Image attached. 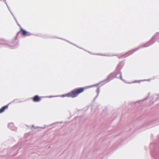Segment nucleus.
I'll list each match as a JSON object with an SVG mask.
<instances>
[{"mask_svg": "<svg viewBox=\"0 0 159 159\" xmlns=\"http://www.w3.org/2000/svg\"><path fill=\"white\" fill-rule=\"evenodd\" d=\"M41 100L40 98L38 95H36L33 98V101L35 102H39Z\"/></svg>", "mask_w": 159, "mask_h": 159, "instance_id": "nucleus-3", "label": "nucleus"}, {"mask_svg": "<svg viewBox=\"0 0 159 159\" xmlns=\"http://www.w3.org/2000/svg\"><path fill=\"white\" fill-rule=\"evenodd\" d=\"M20 32H21L23 36H29L30 34V33L25 31L22 28L21 29Z\"/></svg>", "mask_w": 159, "mask_h": 159, "instance_id": "nucleus-2", "label": "nucleus"}, {"mask_svg": "<svg viewBox=\"0 0 159 159\" xmlns=\"http://www.w3.org/2000/svg\"><path fill=\"white\" fill-rule=\"evenodd\" d=\"M85 89L84 88H80L75 89L70 92L66 94V96L72 98L76 97L80 94L83 92Z\"/></svg>", "mask_w": 159, "mask_h": 159, "instance_id": "nucleus-1", "label": "nucleus"}, {"mask_svg": "<svg viewBox=\"0 0 159 159\" xmlns=\"http://www.w3.org/2000/svg\"><path fill=\"white\" fill-rule=\"evenodd\" d=\"M9 104L3 107L0 109V113L4 112L5 109L8 108L9 106Z\"/></svg>", "mask_w": 159, "mask_h": 159, "instance_id": "nucleus-4", "label": "nucleus"}]
</instances>
